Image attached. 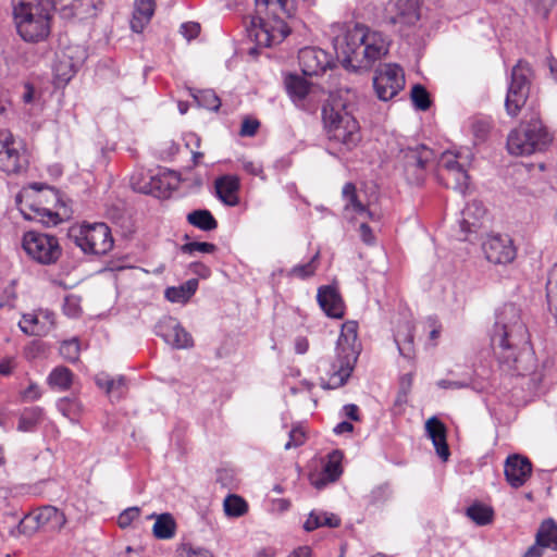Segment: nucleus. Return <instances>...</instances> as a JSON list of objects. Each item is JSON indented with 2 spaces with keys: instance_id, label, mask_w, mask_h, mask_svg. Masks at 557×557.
<instances>
[{
  "instance_id": "f257e3e1",
  "label": "nucleus",
  "mask_w": 557,
  "mask_h": 557,
  "mask_svg": "<svg viewBox=\"0 0 557 557\" xmlns=\"http://www.w3.org/2000/svg\"><path fill=\"white\" fill-rule=\"evenodd\" d=\"M491 342L503 370L523 375L528 370L522 358L529 356V332L516 305L506 304L496 312Z\"/></svg>"
},
{
  "instance_id": "f03ea898",
  "label": "nucleus",
  "mask_w": 557,
  "mask_h": 557,
  "mask_svg": "<svg viewBox=\"0 0 557 557\" xmlns=\"http://www.w3.org/2000/svg\"><path fill=\"white\" fill-rule=\"evenodd\" d=\"M334 49L342 65L351 71H369L372 65L385 57L389 44L386 37L364 25L348 27L334 38Z\"/></svg>"
},
{
  "instance_id": "7ed1b4c3",
  "label": "nucleus",
  "mask_w": 557,
  "mask_h": 557,
  "mask_svg": "<svg viewBox=\"0 0 557 557\" xmlns=\"http://www.w3.org/2000/svg\"><path fill=\"white\" fill-rule=\"evenodd\" d=\"M256 12L251 20L250 37L258 46L271 47L282 42L289 34L286 18L293 15L289 0H255Z\"/></svg>"
},
{
  "instance_id": "20e7f679",
  "label": "nucleus",
  "mask_w": 557,
  "mask_h": 557,
  "mask_svg": "<svg viewBox=\"0 0 557 557\" xmlns=\"http://www.w3.org/2000/svg\"><path fill=\"white\" fill-rule=\"evenodd\" d=\"M360 350L358 323L356 321H347L342 325L335 359L327 364L325 362L322 363L327 379L321 377L320 386L325 389L343 386L354 370Z\"/></svg>"
},
{
  "instance_id": "39448f33",
  "label": "nucleus",
  "mask_w": 557,
  "mask_h": 557,
  "mask_svg": "<svg viewBox=\"0 0 557 557\" xmlns=\"http://www.w3.org/2000/svg\"><path fill=\"white\" fill-rule=\"evenodd\" d=\"M12 14L23 41L39 44L49 37L53 16L49 0H12Z\"/></svg>"
},
{
  "instance_id": "423d86ee",
  "label": "nucleus",
  "mask_w": 557,
  "mask_h": 557,
  "mask_svg": "<svg viewBox=\"0 0 557 557\" xmlns=\"http://www.w3.org/2000/svg\"><path fill=\"white\" fill-rule=\"evenodd\" d=\"M322 117L330 148L338 153H346L359 145L360 126L346 106L335 101L326 104L323 107Z\"/></svg>"
},
{
  "instance_id": "0eeeda50",
  "label": "nucleus",
  "mask_w": 557,
  "mask_h": 557,
  "mask_svg": "<svg viewBox=\"0 0 557 557\" xmlns=\"http://www.w3.org/2000/svg\"><path fill=\"white\" fill-rule=\"evenodd\" d=\"M553 137L543 125L540 116L533 113L528 121L508 135L507 148L515 156H529L544 151L552 143Z\"/></svg>"
},
{
  "instance_id": "6e6552de",
  "label": "nucleus",
  "mask_w": 557,
  "mask_h": 557,
  "mask_svg": "<svg viewBox=\"0 0 557 557\" xmlns=\"http://www.w3.org/2000/svg\"><path fill=\"white\" fill-rule=\"evenodd\" d=\"M70 238L85 253L106 255L113 247L111 231L104 223L84 224L73 228Z\"/></svg>"
},
{
  "instance_id": "1a4fd4ad",
  "label": "nucleus",
  "mask_w": 557,
  "mask_h": 557,
  "mask_svg": "<svg viewBox=\"0 0 557 557\" xmlns=\"http://www.w3.org/2000/svg\"><path fill=\"white\" fill-rule=\"evenodd\" d=\"M22 246L33 261L42 265L54 264L62 256L59 239L47 233L26 232L23 236Z\"/></svg>"
},
{
  "instance_id": "9d476101",
  "label": "nucleus",
  "mask_w": 557,
  "mask_h": 557,
  "mask_svg": "<svg viewBox=\"0 0 557 557\" xmlns=\"http://www.w3.org/2000/svg\"><path fill=\"white\" fill-rule=\"evenodd\" d=\"M531 67L529 63L519 61L511 71V79L505 100L506 111L510 116H517L530 92Z\"/></svg>"
},
{
  "instance_id": "9b49d317",
  "label": "nucleus",
  "mask_w": 557,
  "mask_h": 557,
  "mask_svg": "<svg viewBox=\"0 0 557 557\" xmlns=\"http://www.w3.org/2000/svg\"><path fill=\"white\" fill-rule=\"evenodd\" d=\"M373 87L380 100L387 101L393 99L405 87L403 69L395 63L381 65L375 71Z\"/></svg>"
},
{
  "instance_id": "f8f14e48",
  "label": "nucleus",
  "mask_w": 557,
  "mask_h": 557,
  "mask_svg": "<svg viewBox=\"0 0 557 557\" xmlns=\"http://www.w3.org/2000/svg\"><path fill=\"white\" fill-rule=\"evenodd\" d=\"M46 201L52 202L53 207L32 205V213H24L25 218L28 220L38 221L47 226H55L71 218V209L66 206L55 189H49V193L46 196Z\"/></svg>"
},
{
  "instance_id": "ddd939ff",
  "label": "nucleus",
  "mask_w": 557,
  "mask_h": 557,
  "mask_svg": "<svg viewBox=\"0 0 557 557\" xmlns=\"http://www.w3.org/2000/svg\"><path fill=\"white\" fill-rule=\"evenodd\" d=\"M27 157L15 144L12 134L0 129V172L8 175L18 174L26 170Z\"/></svg>"
},
{
  "instance_id": "4468645a",
  "label": "nucleus",
  "mask_w": 557,
  "mask_h": 557,
  "mask_svg": "<svg viewBox=\"0 0 557 557\" xmlns=\"http://www.w3.org/2000/svg\"><path fill=\"white\" fill-rule=\"evenodd\" d=\"M404 172L410 184L420 185L425 177L426 165L433 159V151L424 145L401 150Z\"/></svg>"
},
{
  "instance_id": "2eb2a0df",
  "label": "nucleus",
  "mask_w": 557,
  "mask_h": 557,
  "mask_svg": "<svg viewBox=\"0 0 557 557\" xmlns=\"http://www.w3.org/2000/svg\"><path fill=\"white\" fill-rule=\"evenodd\" d=\"M486 260L493 264L506 265L517 257V248L508 235L492 234L482 243Z\"/></svg>"
},
{
  "instance_id": "dca6fc26",
  "label": "nucleus",
  "mask_w": 557,
  "mask_h": 557,
  "mask_svg": "<svg viewBox=\"0 0 557 557\" xmlns=\"http://www.w3.org/2000/svg\"><path fill=\"white\" fill-rule=\"evenodd\" d=\"M29 523H35L34 530L60 531L66 523L65 515L54 506H42L27 515L20 523V529L26 533Z\"/></svg>"
},
{
  "instance_id": "f3484780",
  "label": "nucleus",
  "mask_w": 557,
  "mask_h": 557,
  "mask_svg": "<svg viewBox=\"0 0 557 557\" xmlns=\"http://www.w3.org/2000/svg\"><path fill=\"white\" fill-rule=\"evenodd\" d=\"M154 332L174 348L185 349L194 346L191 335L172 317H163L159 320L154 326Z\"/></svg>"
},
{
  "instance_id": "a211bd4d",
  "label": "nucleus",
  "mask_w": 557,
  "mask_h": 557,
  "mask_svg": "<svg viewBox=\"0 0 557 557\" xmlns=\"http://www.w3.org/2000/svg\"><path fill=\"white\" fill-rule=\"evenodd\" d=\"M298 61L301 72L306 76H318L323 74L332 65L331 55L317 47L300 49Z\"/></svg>"
},
{
  "instance_id": "6ab92c4d",
  "label": "nucleus",
  "mask_w": 557,
  "mask_h": 557,
  "mask_svg": "<svg viewBox=\"0 0 557 557\" xmlns=\"http://www.w3.org/2000/svg\"><path fill=\"white\" fill-rule=\"evenodd\" d=\"M504 468L506 481L513 488L521 487L532 473L530 460L518 454L508 456Z\"/></svg>"
},
{
  "instance_id": "aec40b11",
  "label": "nucleus",
  "mask_w": 557,
  "mask_h": 557,
  "mask_svg": "<svg viewBox=\"0 0 557 557\" xmlns=\"http://www.w3.org/2000/svg\"><path fill=\"white\" fill-rule=\"evenodd\" d=\"M317 300L323 312L333 319L345 315V302L335 285H323L318 288Z\"/></svg>"
},
{
  "instance_id": "412c9836",
  "label": "nucleus",
  "mask_w": 557,
  "mask_h": 557,
  "mask_svg": "<svg viewBox=\"0 0 557 557\" xmlns=\"http://www.w3.org/2000/svg\"><path fill=\"white\" fill-rule=\"evenodd\" d=\"M387 10L392 23L413 25L420 18V0H391Z\"/></svg>"
},
{
  "instance_id": "4be33fe9",
  "label": "nucleus",
  "mask_w": 557,
  "mask_h": 557,
  "mask_svg": "<svg viewBox=\"0 0 557 557\" xmlns=\"http://www.w3.org/2000/svg\"><path fill=\"white\" fill-rule=\"evenodd\" d=\"M18 326L26 335L46 336L54 326V314L49 311L40 312V314H24Z\"/></svg>"
},
{
  "instance_id": "5701e85b",
  "label": "nucleus",
  "mask_w": 557,
  "mask_h": 557,
  "mask_svg": "<svg viewBox=\"0 0 557 557\" xmlns=\"http://www.w3.org/2000/svg\"><path fill=\"white\" fill-rule=\"evenodd\" d=\"M485 214L486 210L481 201L473 200L468 203L461 212L458 239L467 240L469 234L476 232Z\"/></svg>"
},
{
  "instance_id": "b1692460",
  "label": "nucleus",
  "mask_w": 557,
  "mask_h": 557,
  "mask_svg": "<svg viewBox=\"0 0 557 557\" xmlns=\"http://www.w3.org/2000/svg\"><path fill=\"white\" fill-rule=\"evenodd\" d=\"M216 197L226 206L235 207L239 203V178L236 175H222L214 182Z\"/></svg>"
},
{
  "instance_id": "393cba45",
  "label": "nucleus",
  "mask_w": 557,
  "mask_h": 557,
  "mask_svg": "<svg viewBox=\"0 0 557 557\" xmlns=\"http://www.w3.org/2000/svg\"><path fill=\"white\" fill-rule=\"evenodd\" d=\"M425 431L432 440L437 455L445 461L449 457V448L446 442V428L436 417L430 418L425 422Z\"/></svg>"
},
{
  "instance_id": "a878e982",
  "label": "nucleus",
  "mask_w": 557,
  "mask_h": 557,
  "mask_svg": "<svg viewBox=\"0 0 557 557\" xmlns=\"http://www.w3.org/2000/svg\"><path fill=\"white\" fill-rule=\"evenodd\" d=\"M96 385L103 389L111 400H120L127 393L128 385L125 376L112 377L106 372L95 376Z\"/></svg>"
},
{
  "instance_id": "bb28decb",
  "label": "nucleus",
  "mask_w": 557,
  "mask_h": 557,
  "mask_svg": "<svg viewBox=\"0 0 557 557\" xmlns=\"http://www.w3.org/2000/svg\"><path fill=\"white\" fill-rule=\"evenodd\" d=\"M154 0H135L131 20V28L135 33H141L154 14Z\"/></svg>"
},
{
  "instance_id": "cd10ccee",
  "label": "nucleus",
  "mask_w": 557,
  "mask_h": 557,
  "mask_svg": "<svg viewBox=\"0 0 557 557\" xmlns=\"http://www.w3.org/2000/svg\"><path fill=\"white\" fill-rule=\"evenodd\" d=\"M285 88L293 100V102L299 107H305V99L308 96L311 85L302 77L297 74H288L285 77Z\"/></svg>"
},
{
  "instance_id": "c85d7f7f",
  "label": "nucleus",
  "mask_w": 557,
  "mask_h": 557,
  "mask_svg": "<svg viewBox=\"0 0 557 557\" xmlns=\"http://www.w3.org/2000/svg\"><path fill=\"white\" fill-rule=\"evenodd\" d=\"M339 524L341 519L334 513L311 511L304 523V529L311 532L321 527L337 528Z\"/></svg>"
},
{
  "instance_id": "c756f323",
  "label": "nucleus",
  "mask_w": 557,
  "mask_h": 557,
  "mask_svg": "<svg viewBox=\"0 0 557 557\" xmlns=\"http://www.w3.org/2000/svg\"><path fill=\"white\" fill-rule=\"evenodd\" d=\"M438 177L443 181L446 187L453 188L461 194H465L469 187L470 177L463 164Z\"/></svg>"
},
{
  "instance_id": "7c9ffc66",
  "label": "nucleus",
  "mask_w": 557,
  "mask_h": 557,
  "mask_svg": "<svg viewBox=\"0 0 557 557\" xmlns=\"http://www.w3.org/2000/svg\"><path fill=\"white\" fill-rule=\"evenodd\" d=\"M398 350L405 358H410L413 352V326L406 322L398 327L394 335Z\"/></svg>"
},
{
  "instance_id": "2f4dec72",
  "label": "nucleus",
  "mask_w": 557,
  "mask_h": 557,
  "mask_svg": "<svg viewBox=\"0 0 557 557\" xmlns=\"http://www.w3.org/2000/svg\"><path fill=\"white\" fill-rule=\"evenodd\" d=\"M44 419V409L35 406L25 408L18 419L17 431L34 432Z\"/></svg>"
},
{
  "instance_id": "473e14b6",
  "label": "nucleus",
  "mask_w": 557,
  "mask_h": 557,
  "mask_svg": "<svg viewBox=\"0 0 557 557\" xmlns=\"http://www.w3.org/2000/svg\"><path fill=\"white\" fill-rule=\"evenodd\" d=\"M198 281L196 278L188 280L181 286L168 287L164 296L171 302H186L197 290Z\"/></svg>"
},
{
  "instance_id": "72a5a7b5",
  "label": "nucleus",
  "mask_w": 557,
  "mask_h": 557,
  "mask_svg": "<svg viewBox=\"0 0 557 557\" xmlns=\"http://www.w3.org/2000/svg\"><path fill=\"white\" fill-rule=\"evenodd\" d=\"M73 382V373L66 367L54 368L47 377L48 385L60 392L67 391Z\"/></svg>"
},
{
  "instance_id": "f704fd0d",
  "label": "nucleus",
  "mask_w": 557,
  "mask_h": 557,
  "mask_svg": "<svg viewBox=\"0 0 557 557\" xmlns=\"http://www.w3.org/2000/svg\"><path fill=\"white\" fill-rule=\"evenodd\" d=\"M346 200L345 209H352L356 213L367 214L370 220L375 219V214L369 211L358 199L356 186L352 183H346L342 190Z\"/></svg>"
},
{
  "instance_id": "c9c22d12",
  "label": "nucleus",
  "mask_w": 557,
  "mask_h": 557,
  "mask_svg": "<svg viewBox=\"0 0 557 557\" xmlns=\"http://www.w3.org/2000/svg\"><path fill=\"white\" fill-rule=\"evenodd\" d=\"M187 221L193 226L205 232H210L218 227V221L212 215V213L206 209H199L189 212L187 214Z\"/></svg>"
},
{
  "instance_id": "e433bc0d",
  "label": "nucleus",
  "mask_w": 557,
  "mask_h": 557,
  "mask_svg": "<svg viewBox=\"0 0 557 557\" xmlns=\"http://www.w3.org/2000/svg\"><path fill=\"white\" fill-rule=\"evenodd\" d=\"M176 523L170 513L156 516L152 528L153 535L159 540H169L175 535Z\"/></svg>"
},
{
  "instance_id": "4c0bfd02",
  "label": "nucleus",
  "mask_w": 557,
  "mask_h": 557,
  "mask_svg": "<svg viewBox=\"0 0 557 557\" xmlns=\"http://www.w3.org/2000/svg\"><path fill=\"white\" fill-rule=\"evenodd\" d=\"M466 515L478 525H486L493 521L494 510L487 505L474 503L467 508Z\"/></svg>"
},
{
  "instance_id": "58836bf2",
  "label": "nucleus",
  "mask_w": 557,
  "mask_h": 557,
  "mask_svg": "<svg viewBox=\"0 0 557 557\" xmlns=\"http://www.w3.org/2000/svg\"><path fill=\"white\" fill-rule=\"evenodd\" d=\"M537 544L557 550V524L554 520L544 521L537 531Z\"/></svg>"
},
{
  "instance_id": "ea45409f",
  "label": "nucleus",
  "mask_w": 557,
  "mask_h": 557,
  "mask_svg": "<svg viewBox=\"0 0 557 557\" xmlns=\"http://www.w3.org/2000/svg\"><path fill=\"white\" fill-rule=\"evenodd\" d=\"M342 459L343 454L339 450H333L329 454L327 460L322 469V472L329 476V481H336L342 475Z\"/></svg>"
},
{
  "instance_id": "a19ab883",
  "label": "nucleus",
  "mask_w": 557,
  "mask_h": 557,
  "mask_svg": "<svg viewBox=\"0 0 557 557\" xmlns=\"http://www.w3.org/2000/svg\"><path fill=\"white\" fill-rule=\"evenodd\" d=\"M195 101L199 107L216 111L221 106V100L212 89L197 90L193 94Z\"/></svg>"
},
{
  "instance_id": "79ce46f5",
  "label": "nucleus",
  "mask_w": 557,
  "mask_h": 557,
  "mask_svg": "<svg viewBox=\"0 0 557 557\" xmlns=\"http://www.w3.org/2000/svg\"><path fill=\"white\" fill-rule=\"evenodd\" d=\"M460 158V153H455L453 151L443 152L437 162L438 176L461 166L462 163L459 161Z\"/></svg>"
},
{
  "instance_id": "37998d69",
  "label": "nucleus",
  "mask_w": 557,
  "mask_h": 557,
  "mask_svg": "<svg viewBox=\"0 0 557 557\" xmlns=\"http://www.w3.org/2000/svg\"><path fill=\"white\" fill-rule=\"evenodd\" d=\"M61 357L69 362H76L79 359L81 345L78 338L74 337L63 341L59 348Z\"/></svg>"
},
{
  "instance_id": "c03bdc74",
  "label": "nucleus",
  "mask_w": 557,
  "mask_h": 557,
  "mask_svg": "<svg viewBox=\"0 0 557 557\" xmlns=\"http://www.w3.org/2000/svg\"><path fill=\"white\" fill-rule=\"evenodd\" d=\"M247 503L237 495H228L224 499V511L230 517H240L247 511Z\"/></svg>"
},
{
  "instance_id": "a18cd8bd",
  "label": "nucleus",
  "mask_w": 557,
  "mask_h": 557,
  "mask_svg": "<svg viewBox=\"0 0 557 557\" xmlns=\"http://www.w3.org/2000/svg\"><path fill=\"white\" fill-rule=\"evenodd\" d=\"M319 256L320 253L317 252L307 263L293 267L288 272V275L302 280L312 276L318 268Z\"/></svg>"
},
{
  "instance_id": "49530a36",
  "label": "nucleus",
  "mask_w": 557,
  "mask_h": 557,
  "mask_svg": "<svg viewBox=\"0 0 557 557\" xmlns=\"http://www.w3.org/2000/svg\"><path fill=\"white\" fill-rule=\"evenodd\" d=\"M411 100L416 109L425 111L431 106L430 95L428 90L420 84H417L412 87L411 92Z\"/></svg>"
},
{
  "instance_id": "de8ad7c7",
  "label": "nucleus",
  "mask_w": 557,
  "mask_h": 557,
  "mask_svg": "<svg viewBox=\"0 0 557 557\" xmlns=\"http://www.w3.org/2000/svg\"><path fill=\"white\" fill-rule=\"evenodd\" d=\"M181 250L184 253H194V252H202V253H212L216 250V246L211 243L205 242H190L186 243L181 247Z\"/></svg>"
},
{
  "instance_id": "09e8293b",
  "label": "nucleus",
  "mask_w": 557,
  "mask_h": 557,
  "mask_svg": "<svg viewBox=\"0 0 557 557\" xmlns=\"http://www.w3.org/2000/svg\"><path fill=\"white\" fill-rule=\"evenodd\" d=\"M288 442L284 445L285 449L297 448L306 441L305 431L300 426H294L288 433Z\"/></svg>"
},
{
  "instance_id": "8fccbe9b",
  "label": "nucleus",
  "mask_w": 557,
  "mask_h": 557,
  "mask_svg": "<svg viewBox=\"0 0 557 557\" xmlns=\"http://www.w3.org/2000/svg\"><path fill=\"white\" fill-rule=\"evenodd\" d=\"M97 0H75L73 2V15H89L96 10Z\"/></svg>"
},
{
  "instance_id": "3c124183",
  "label": "nucleus",
  "mask_w": 557,
  "mask_h": 557,
  "mask_svg": "<svg viewBox=\"0 0 557 557\" xmlns=\"http://www.w3.org/2000/svg\"><path fill=\"white\" fill-rule=\"evenodd\" d=\"M81 299L75 295H69L64 298L63 311L67 317L75 318L81 312Z\"/></svg>"
},
{
  "instance_id": "603ef678",
  "label": "nucleus",
  "mask_w": 557,
  "mask_h": 557,
  "mask_svg": "<svg viewBox=\"0 0 557 557\" xmlns=\"http://www.w3.org/2000/svg\"><path fill=\"white\" fill-rule=\"evenodd\" d=\"M140 509L138 507H129L122 511L117 518L120 528L125 529L139 517Z\"/></svg>"
},
{
  "instance_id": "864d4df0",
  "label": "nucleus",
  "mask_w": 557,
  "mask_h": 557,
  "mask_svg": "<svg viewBox=\"0 0 557 557\" xmlns=\"http://www.w3.org/2000/svg\"><path fill=\"white\" fill-rule=\"evenodd\" d=\"M181 555L184 557H212V554L208 549L194 546L190 543L182 545Z\"/></svg>"
},
{
  "instance_id": "5fc2aeb1",
  "label": "nucleus",
  "mask_w": 557,
  "mask_h": 557,
  "mask_svg": "<svg viewBox=\"0 0 557 557\" xmlns=\"http://www.w3.org/2000/svg\"><path fill=\"white\" fill-rule=\"evenodd\" d=\"M51 3V13L54 11H60L64 16H72L73 13V2L75 0H49Z\"/></svg>"
},
{
  "instance_id": "6e6d98bb",
  "label": "nucleus",
  "mask_w": 557,
  "mask_h": 557,
  "mask_svg": "<svg viewBox=\"0 0 557 557\" xmlns=\"http://www.w3.org/2000/svg\"><path fill=\"white\" fill-rule=\"evenodd\" d=\"M391 496V488L388 485H380L375 487L370 494V502L372 504H379L387 500Z\"/></svg>"
},
{
  "instance_id": "4d7b16f0",
  "label": "nucleus",
  "mask_w": 557,
  "mask_h": 557,
  "mask_svg": "<svg viewBox=\"0 0 557 557\" xmlns=\"http://www.w3.org/2000/svg\"><path fill=\"white\" fill-rule=\"evenodd\" d=\"M180 32L187 40H191L199 35L200 25L196 22L183 23L181 25Z\"/></svg>"
},
{
  "instance_id": "13d9d810",
  "label": "nucleus",
  "mask_w": 557,
  "mask_h": 557,
  "mask_svg": "<svg viewBox=\"0 0 557 557\" xmlns=\"http://www.w3.org/2000/svg\"><path fill=\"white\" fill-rule=\"evenodd\" d=\"M41 397V389L37 383H29V385L22 392V398L25 401H35Z\"/></svg>"
},
{
  "instance_id": "bf43d9fd",
  "label": "nucleus",
  "mask_w": 557,
  "mask_h": 557,
  "mask_svg": "<svg viewBox=\"0 0 557 557\" xmlns=\"http://www.w3.org/2000/svg\"><path fill=\"white\" fill-rule=\"evenodd\" d=\"M239 162L243 170H245L247 173L251 175L258 176L262 173V165L260 163H257L248 159H240Z\"/></svg>"
},
{
  "instance_id": "052dcab7",
  "label": "nucleus",
  "mask_w": 557,
  "mask_h": 557,
  "mask_svg": "<svg viewBox=\"0 0 557 557\" xmlns=\"http://www.w3.org/2000/svg\"><path fill=\"white\" fill-rule=\"evenodd\" d=\"M259 128V122L256 120H244L242 127H240V135L242 136H253Z\"/></svg>"
},
{
  "instance_id": "680f3d73",
  "label": "nucleus",
  "mask_w": 557,
  "mask_h": 557,
  "mask_svg": "<svg viewBox=\"0 0 557 557\" xmlns=\"http://www.w3.org/2000/svg\"><path fill=\"white\" fill-rule=\"evenodd\" d=\"M437 386L443 389L453 388L460 389L469 386V383L466 381H451V380H440L437 382Z\"/></svg>"
},
{
  "instance_id": "e2e57ef3",
  "label": "nucleus",
  "mask_w": 557,
  "mask_h": 557,
  "mask_svg": "<svg viewBox=\"0 0 557 557\" xmlns=\"http://www.w3.org/2000/svg\"><path fill=\"white\" fill-rule=\"evenodd\" d=\"M15 368V360L12 357H5L0 360V374L3 376L10 375Z\"/></svg>"
},
{
  "instance_id": "0e129e2a",
  "label": "nucleus",
  "mask_w": 557,
  "mask_h": 557,
  "mask_svg": "<svg viewBox=\"0 0 557 557\" xmlns=\"http://www.w3.org/2000/svg\"><path fill=\"white\" fill-rule=\"evenodd\" d=\"M359 232L361 239L366 244L371 245L374 243L375 236L373 235L371 227L366 222L360 224Z\"/></svg>"
},
{
  "instance_id": "69168bd1",
  "label": "nucleus",
  "mask_w": 557,
  "mask_h": 557,
  "mask_svg": "<svg viewBox=\"0 0 557 557\" xmlns=\"http://www.w3.org/2000/svg\"><path fill=\"white\" fill-rule=\"evenodd\" d=\"M190 269H191L193 273H195L203 278L208 277L210 275V269L200 262L191 263Z\"/></svg>"
},
{
  "instance_id": "338daca9",
  "label": "nucleus",
  "mask_w": 557,
  "mask_h": 557,
  "mask_svg": "<svg viewBox=\"0 0 557 557\" xmlns=\"http://www.w3.org/2000/svg\"><path fill=\"white\" fill-rule=\"evenodd\" d=\"M309 349V342L306 337L298 336L295 339V351L299 355L306 354Z\"/></svg>"
},
{
  "instance_id": "774afa93",
  "label": "nucleus",
  "mask_w": 557,
  "mask_h": 557,
  "mask_svg": "<svg viewBox=\"0 0 557 557\" xmlns=\"http://www.w3.org/2000/svg\"><path fill=\"white\" fill-rule=\"evenodd\" d=\"M545 547V545L537 544L536 541L534 545L528 548L523 557H541Z\"/></svg>"
}]
</instances>
